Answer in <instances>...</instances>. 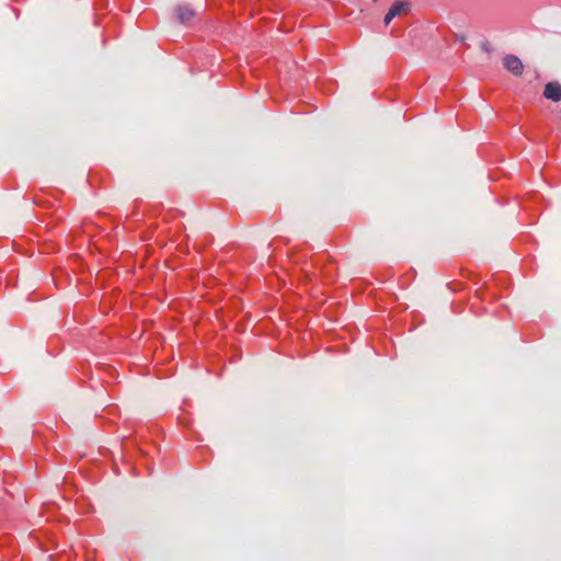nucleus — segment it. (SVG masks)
Here are the masks:
<instances>
[{
	"mask_svg": "<svg viewBox=\"0 0 561 561\" xmlns=\"http://www.w3.org/2000/svg\"><path fill=\"white\" fill-rule=\"evenodd\" d=\"M504 68L516 77H520L524 72L522 60L515 55H505L503 57Z\"/></svg>",
	"mask_w": 561,
	"mask_h": 561,
	"instance_id": "f257e3e1",
	"label": "nucleus"
},
{
	"mask_svg": "<svg viewBox=\"0 0 561 561\" xmlns=\"http://www.w3.org/2000/svg\"><path fill=\"white\" fill-rule=\"evenodd\" d=\"M543 96L552 102H560L561 84L557 81L548 82L543 89Z\"/></svg>",
	"mask_w": 561,
	"mask_h": 561,
	"instance_id": "f03ea898",
	"label": "nucleus"
},
{
	"mask_svg": "<svg viewBox=\"0 0 561 561\" xmlns=\"http://www.w3.org/2000/svg\"><path fill=\"white\" fill-rule=\"evenodd\" d=\"M405 8L407 3L402 1L394 2L385 16V24L388 25L396 16L400 15Z\"/></svg>",
	"mask_w": 561,
	"mask_h": 561,
	"instance_id": "7ed1b4c3",
	"label": "nucleus"
},
{
	"mask_svg": "<svg viewBox=\"0 0 561 561\" xmlns=\"http://www.w3.org/2000/svg\"><path fill=\"white\" fill-rule=\"evenodd\" d=\"M176 15L179 21L185 24L194 19L195 12L190 7L181 5L176 9Z\"/></svg>",
	"mask_w": 561,
	"mask_h": 561,
	"instance_id": "20e7f679",
	"label": "nucleus"
}]
</instances>
